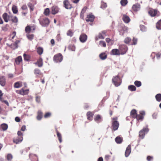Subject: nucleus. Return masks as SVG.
Returning <instances> with one entry per match:
<instances>
[{
	"label": "nucleus",
	"mask_w": 161,
	"mask_h": 161,
	"mask_svg": "<svg viewBox=\"0 0 161 161\" xmlns=\"http://www.w3.org/2000/svg\"><path fill=\"white\" fill-rule=\"evenodd\" d=\"M118 30L119 35L123 36L125 33H127L128 28L123 24H121L118 26Z\"/></svg>",
	"instance_id": "obj_1"
},
{
	"label": "nucleus",
	"mask_w": 161,
	"mask_h": 161,
	"mask_svg": "<svg viewBox=\"0 0 161 161\" xmlns=\"http://www.w3.org/2000/svg\"><path fill=\"white\" fill-rule=\"evenodd\" d=\"M112 130L115 131L118 129L119 124L117 120L118 118L117 117L114 118H112Z\"/></svg>",
	"instance_id": "obj_2"
},
{
	"label": "nucleus",
	"mask_w": 161,
	"mask_h": 161,
	"mask_svg": "<svg viewBox=\"0 0 161 161\" xmlns=\"http://www.w3.org/2000/svg\"><path fill=\"white\" fill-rule=\"evenodd\" d=\"M24 84L25 87H22L20 90H16L15 91V92L23 96L28 94L29 92V89H25V88L27 87V85L25 83Z\"/></svg>",
	"instance_id": "obj_3"
},
{
	"label": "nucleus",
	"mask_w": 161,
	"mask_h": 161,
	"mask_svg": "<svg viewBox=\"0 0 161 161\" xmlns=\"http://www.w3.org/2000/svg\"><path fill=\"white\" fill-rule=\"evenodd\" d=\"M40 24L43 27L47 26L50 23L49 19L46 17H42L40 18L39 20Z\"/></svg>",
	"instance_id": "obj_4"
},
{
	"label": "nucleus",
	"mask_w": 161,
	"mask_h": 161,
	"mask_svg": "<svg viewBox=\"0 0 161 161\" xmlns=\"http://www.w3.org/2000/svg\"><path fill=\"white\" fill-rule=\"evenodd\" d=\"M112 81L113 84L116 87L119 86L121 83L120 79L118 76L114 77L112 78Z\"/></svg>",
	"instance_id": "obj_5"
},
{
	"label": "nucleus",
	"mask_w": 161,
	"mask_h": 161,
	"mask_svg": "<svg viewBox=\"0 0 161 161\" xmlns=\"http://www.w3.org/2000/svg\"><path fill=\"white\" fill-rule=\"evenodd\" d=\"M63 59V56L60 53H58L55 55L53 58V61L56 62H60Z\"/></svg>",
	"instance_id": "obj_6"
},
{
	"label": "nucleus",
	"mask_w": 161,
	"mask_h": 161,
	"mask_svg": "<svg viewBox=\"0 0 161 161\" xmlns=\"http://www.w3.org/2000/svg\"><path fill=\"white\" fill-rule=\"evenodd\" d=\"M119 48L121 55H123L126 53L128 50L127 46L124 44L120 45Z\"/></svg>",
	"instance_id": "obj_7"
},
{
	"label": "nucleus",
	"mask_w": 161,
	"mask_h": 161,
	"mask_svg": "<svg viewBox=\"0 0 161 161\" xmlns=\"http://www.w3.org/2000/svg\"><path fill=\"white\" fill-rule=\"evenodd\" d=\"M63 6L66 9H71L73 8L72 4L69 0H64L63 1Z\"/></svg>",
	"instance_id": "obj_8"
},
{
	"label": "nucleus",
	"mask_w": 161,
	"mask_h": 161,
	"mask_svg": "<svg viewBox=\"0 0 161 161\" xmlns=\"http://www.w3.org/2000/svg\"><path fill=\"white\" fill-rule=\"evenodd\" d=\"M139 114L137 115L135 118L138 121H142L144 118V116L145 115V112L144 111H141L139 112Z\"/></svg>",
	"instance_id": "obj_9"
},
{
	"label": "nucleus",
	"mask_w": 161,
	"mask_h": 161,
	"mask_svg": "<svg viewBox=\"0 0 161 161\" xmlns=\"http://www.w3.org/2000/svg\"><path fill=\"white\" fill-rule=\"evenodd\" d=\"M148 131V128H144L140 130L139 132V136L142 139L143 138L146 132H147Z\"/></svg>",
	"instance_id": "obj_10"
},
{
	"label": "nucleus",
	"mask_w": 161,
	"mask_h": 161,
	"mask_svg": "<svg viewBox=\"0 0 161 161\" xmlns=\"http://www.w3.org/2000/svg\"><path fill=\"white\" fill-rule=\"evenodd\" d=\"M95 16L92 14H90L86 16V22H92L94 19Z\"/></svg>",
	"instance_id": "obj_11"
},
{
	"label": "nucleus",
	"mask_w": 161,
	"mask_h": 161,
	"mask_svg": "<svg viewBox=\"0 0 161 161\" xmlns=\"http://www.w3.org/2000/svg\"><path fill=\"white\" fill-rule=\"evenodd\" d=\"M140 5L138 3H137L132 6V10L135 12H137L140 9Z\"/></svg>",
	"instance_id": "obj_12"
},
{
	"label": "nucleus",
	"mask_w": 161,
	"mask_h": 161,
	"mask_svg": "<svg viewBox=\"0 0 161 161\" xmlns=\"http://www.w3.org/2000/svg\"><path fill=\"white\" fill-rule=\"evenodd\" d=\"M122 19L126 24L129 23L130 21V19L129 16L125 14H123Z\"/></svg>",
	"instance_id": "obj_13"
},
{
	"label": "nucleus",
	"mask_w": 161,
	"mask_h": 161,
	"mask_svg": "<svg viewBox=\"0 0 161 161\" xmlns=\"http://www.w3.org/2000/svg\"><path fill=\"white\" fill-rule=\"evenodd\" d=\"M131 152V146L130 145H129L127 147L125 152V156L126 157L129 156L130 153Z\"/></svg>",
	"instance_id": "obj_14"
},
{
	"label": "nucleus",
	"mask_w": 161,
	"mask_h": 161,
	"mask_svg": "<svg viewBox=\"0 0 161 161\" xmlns=\"http://www.w3.org/2000/svg\"><path fill=\"white\" fill-rule=\"evenodd\" d=\"M87 38V35L85 34H81L79 38L80 40L82 42H85Z\"/></svg>",
	"instance_id": "obj_15"
},
{
	"label": "nucleus",
	"mask_w": 161,
	"mask_h": 161,
	"mask_svg": "<svg viewBox=\"0 0 161 161\" xmlns=\"http://www.w3.org/2000/svg\"><path fill=\"white\" fill-rule=\"evenodd\" d=\"M110 54L113 55H121L119 49H113L110 52Z\"/></svg>",
	"instance_id": "obj_16"
},
{
	"label": "nucleus",
	"mask_w": 161,
	"mask_h": 161,
	"mask_svg": "<svg viewBox=\"0 0 161 161\" xmlns=\"http://www.w3.org/2000/svg\"><path fill=\"white\" fill-rule=\"evenodd\" d=\"M6 80L4 76H0V84L2 86H4L6 85Z\"/></svg>",
	"instance_id": "obj_17"
},
{
	"label": "nucleus",
	"mask_w": 161,
	"mask_h": 161,
	"mask_svg": "<svg viewBox=\"0 0 161 161\" xmlns=\"http://www.w3.org/2000/svg\"><path fill=\"white\" fill-rule=\"evenodd\" d=\"M51 9V13L53 14H55L59 11V8L56 6H53L52 7Z\"/></svg>",
	"instance_id": "obj_18"
},
{
	"label": "nucleus",
	"mask_w": 161,
	"mask_h": 161,
	"mask_svg": "<svg viewBox=\"0 0 161 161\" xmlns=\"http://www.w3.org/2000/svg\"><path fill=\"white\" fill-rule=\"evenodd\" d=\"M23 139V137L17 136L15 137L13 139V142L14 143L17 144L22 141Z\"/></svg>",
	"instance_id": "obj_19"
},
{
	"label": "nucleus",
	"mask_w": 161,
	"mask_h": 161,
	"mask_svg": "<svg viewBox=\"0 0 161 161\" xmlns=\"http://www.w3.org/2000/svg\"><path fill=\"white\" fill-rule=\"evenodd\" d=\"M157 13V11L156 10L151 9L149 10L148 12L149 14L152 17H154L155 16Z\"/></svg>",
	"instance_id": "obj_20"
},
{
	"label": "nucleus",
	"mask_w": 161,
	"mask_h": 161,
	"mask_svg": "<svg viewBox=\"0 0 161 161\" xmlns=\"http://www.w3.org/2000/svg\"><path fill=\"white\" fill-rule=\"evenodd\" d=\"M94 113L90 111H88L86 114L87 119L90 120H92V118L94 115Z\"/></svg>",
	"instance_id": "obj_21"
},
{
	"label": "nucleus",
	"mask_w": 161,
	"mask_h": 161,
	"mask_svg": "<svg viewBox=\"0 0 161 161\" xmlns=\"http://www.w3.org/2000/svg\"><path fill=\"white\" fill-rule=\"evenodd\" d=\"M87 9V8L86 7H84L82 9L80 14V17L81 19H84V14L85 13Z\"/></svg>",
	"instance_id": "obj_22"
},
{
	"label": "nucleus",
	"mask_w": 161,
	"mask_h": 161,
	"mask_svg": "<svg viewBox=\"0 0 161 161\" xmlns=\"http://www.w3.org/2000/svg\"><path fill=\"white\" fill-rule=\"evenodd\" d=\"M22 86V82L18 81L15 82L14 85L15 88H18L21 87Z\"/></svg>",
	"instance_id": "obj_23"
},
{
	"label": "nucleus",
	"mask_w": 161,
	"mask_h": 161,
	"mask_svg": "<svg viewBox=\"0 0 161 161\" xmlns=\"http://www.w3.org/2000/svg\"><path fill=\"white\" fill-rule=\"evenodd\" d=\"M34 73L36 76H39L42 75V73L41 72V70L38 69H36L34 71Z\"/></svg>",
	"instance_id": "obj_24"
},
{
	"label": "nucleus",
	"mask_w": 161,
	"mask_h": 161,
	"mask_svg": "<svg viewBox=\"0 0 161 161\" xmlns=\"http://www.w3.org/2000/svg\"><path fill=\"white\" fill-rule=\"evenodd\" d=\"M130 115L132 118L135 119L137 115L136 110L135 109H132L130 112Z\"/></svg>",
	"instance_id": "obj_25"
},
{
	"label": "nucleus",
	"mask_w": 161,
	"mask_h": 161,
	"mask_svg": "<svg viewBox=\"0 0 161 161\" xmlns=\"http://www.w3.org/2000/svg\"><path fill=\"white\" fill-rule=\"evenodd\" d=\"M43 60L41 58H40L37 60L35 64L37 65L39 67H41L43 65Z\"/></svg>",
	"instance_id": "obj_26"
},
{
	"label": "nucleus",
	"mask_w": 161,
	"mask_h": 161,
	"mask_svg": "<svg viewBox=\"0 0 161 161\" xmlns=\"http://www.w3.org/2000/svg\"><path fill=\"white\" fill-rule=\"evenodd\" d=\"M22 58L21 56H19L15 59V63L16 64L19 65L22 61Z\"/></svg>",
	"instance_id": "obj_27"
},
{
	"label": "nucleus",
	"mask_w": 161,
	"mask_h": 161,
	"mask_svg": "<svg viewBox=\"0 0 161 161\" xmlns=\"http://www.w3.org/2000/svg\"><path fill=\"white\" fill-rule=\"evenodd\" d=\"M100 58L102 60H104L107 58V55L105 53H101L99 55Z\"/></svg>",
	"instance_id": "obj_28"
},
{
	"label": "nucleus",
	"mask_w": 161,
	"mask_h": 161,
	"mask_svg": "<svg viewBox=\"0 0 161 161\" xmlns=\"http://www.w3.org/2000/svg\"><path fill=\"white\" fill-rule=\"evenodd\" d=\"M3 17L5 22H8L9 16L7 13H5L3 14Z\"/></svg>",
	"instance_id": "obj_29"
},
{
	"label": "nucleus",
	"mask_w": 161,
	"mask_h": 161,
	"mask_svg": "<svg viewBox=\"0 0 161 161\" xmlns=\"http://www.w3.org/2000/svg\"><path fill=\"white\" fill-rule=\"evenodd\" d=\"M122 141V138L119 136H118L115 138V141L118 144L121 143Z\"/></svg>",
	"instance_id": "obj_30"
},
{
	"label": "nucleus",
	"mask_w": 161,
	"mask_h": 161,
	"mask_svg": "<svg viewBox=\"0 0 161 161\" xmlns=\"http://www.w3.org/2000/svg\"><path fill=\"white\" fill-rule=\"evenodd\" d=\"M0 127L2 130L3 131L6 130L8 128V125L5 123L2 124L0 125Z\"/></svg>",
	"instance_id": "obj_31"
},
{
	"label": "nucleus",
	"mask_w": 161,
	"mask_h": 161,
	"mask_svg": "<svg viewBox=\"0 0 161 161\" xmlns=\"http://www.w3.org/2000/svg\"><path fill=\"white\" fill-rule=\"evenodd\" d=\"M42 117V112L39 111L37 112V116L36 118L38 120H41Z\"/></svg>",
	"instance_id": "obj_32"
},
{
	"label": "nucleus",
	"mask_w": 161,
	"mask_h": 161,
	"mask_svg": "<svg viewBox=\"0 0 161 161\" xmlns=\"http://www.w3.org/2000/svg\"><path fill=\"white\" fill-rule=\"evenodd\" d=\"M19 42V41L17 40L15 41V43L11 45L12 48L13 49L17 48L18 47V44Z\"/></svg>",
	"instance_id": "obj_33"
},
{
	"label": "nucleus",
	"mask_w": 161,
	"mask_h": 161,
	"mask_svg": "<svg viewBox=\"0 0 161 161\" xmlns=\"http://www.w3.org/2000/svg\"><path fill=\"white\" fill-rule=\"evenodd\" d=\"M12 10L14 14H16L17 13L18 10L16 6L15 5H13L12 8Z\"/></svg>",
	"instance_id": "obj_34"
},
{
	"label": "nucleus",
	"mask_w": 161,
	"mask_h": 161,
	"mask_svg": "<svg viewBox=\"0 0 161 161\" xmlns=\"http://www.w3.org/2000/svg\"><path fill=\"white\" fill-rule=\"evenodd\" d=\"M57 135L58 137V140L60 143L62 142V136L61 134L58 132L57 129L56 130Z\"/></svg>",
	"instance_id": "obj_35"
},
{
	"label": "nucleus",
	"mask_w": 161,
	"mask_h": 161,
	"mask_svg": "<svg viewBox=\"0 0 161 161\" xmlns=\"http://www.w3.org/2000/svg\"><path fill=\"white\" fill-rule=\"evenodd\" d=\"M43 48L41 47H38L37 48V52L38 54L40 55H41L43 52Z\"/></svg>",
	"instance_id": "obj_36"
},
{
	"label": "nucleus",
	"mask_w": 161,
	"mask_h": 161,
	"mask_svg": "<svg viewBox=\"0 0 161 161\" xmlns=\"http://www.w3.org/2000/svg\"><path fill=\"white\" fill-rule=\"evenodd\" d=\"M25 31L27 33H29L32 31L31 26L30 25H27L25 28Z\"/></svg>",
	"instance_id": "obj_37"
},
{
	"label": "nucleus",
	"mask_w": 161,
	"mask_h": 161,
	"mask_svg": "<svg viewBox=\"0 0 161 161\" xmlns=\"http://www.w3.org/2000/svg\"><path fill=\"white\" fill-rule=\"evenodd\" d=\"M23 56L25 61H29L30 60L31 58V56L30 55L24 53Z\"/></svg>",
	"instance_id": "obj_38"
},
{
	"label": "nucleus",
	"mask_w": 161,
	"mask_h": 161,
	"mask_svg": "<svg viewBox=\"0 0 161 161\" xmlns=\"http://www.w3.org/2000/svg\"><path fill=\"white\" fill-rule=\"evenodd\" d=\"M128 89L131 91H134L136 90V88L134 86L131 85L128 86Z\"/></svg>",
	"instance_id": "obj_39"
},
{
	"label": "nucleus",
	"mask_w": 161,
	"mask_h": 161,
	"mask_svg": "<svg viewBox=\"0 0 161 161\" xmlns=\"http://www.w3.org/2000/svg\"><path fill=\"white\" fill-rule=\"evenodd\" d=\"M156 27L158 30H161V19L156 23Z\"/></svg>",
	"instance_id": "obj_40"
},
{
	"label": "nucleus",
	"mask_w": 161,
	"mask_h": 161,
	"mask_svg": "<svg viewBox=\"0 0 161 161\" xmlns=\"http://www.w3.org/2000/svg\"><path fill=\"white\" fill-rule=\"evenodd\" d=\"M68 48L70 50L74 51L75 50V47L74 45L70 44Z\"/></svg>",
	"instance_id": "obj_41"
},
{
	"label": "nucleus",
	"mask_w": 161,
	"mask_h": 161,
	"mask_svg": "<svg viewBox=\"0 0 161 161\" xmlns=\"http://www.w3.org/2000/svg\"><path fill=\"white\" fill-rule=\"evenodd\" d=\"M73 34L74 32L71 29L69 30L67 32V35L70 37H72L73 36Z\"/></svg>",
	"instance_id": "obj_42"
},
{
	"label": "nucleus",
	"mask_w": 161,
	"mask_h": 161,
	"mask_svg": "<svg viewBox=\"0 0 161 161\" xmlns=\"http://www.w3.org/2000/svg\"><path fill=\"white\" fill-rule=\"evenodd\" d=\"M6 158L8 161H11L13 158V156L11 154H8Z\"/></svg>",
	"instance_id": "obj_43"
},
{
	"label": "nucleus",
	"mask_w": 161,
	"mask_h": 161,
	"mask_svg": "<svg viewBox=\"0 0 161 161\" xmlns=\"http://www.w3.org/2000/svg\"><path fill=\"white\" fill-rule=\"evenodd\" d=\"M128 3L127 0H121L120 2L121 5L123 6H126Z\"/></svg>",
	"instance_id": "obj_44"
},
{
	"label": "nucleus",
	"mask_w": 161,
	"mask_h": 161,
	"mask_svg": "<svg viewBox=\"0 0 161 161\" xmlns=\"http://www.w3.org/2000/svg\"><path fill=\"white\" fill-rule=\"evenodd\" d=\"M155 98L157 101L160 102L161 101V94L159 93L157 94L155 96Z\"/></svg>",
	"instance_id": "obj_45"
},
{
	"label": "nucleus",
	"mask_w": 161,
	"mask_h": 161,
	"mask_svg": "<svg viewBox=\"0 0 161 161\" xmlns=\"http://www.w3.org/2000/svg\"><path fill=\"white\" fill-rule=\"evenodd\" d=\"M50 12V10L49 8H46L44 11L43 14L46 16H47L49 14Z\"/></svg>",
	"instance_id": "obj_46"
},
{
	"label": "nucleus",
	"mask_w": 161,
	"mask_h": 161,
	"mask_svg": "<svg viewBox=\"0 0 161 161\" xmlns=\"http://www.w3.org/2000/svg\"><path fill=\"white\" fill-rule=\"evenodd\" d=\"M131 40V39L130 37H126L124 40V42L126 44H129Z\"/></svg>",
	"instance_id": "obj_47"
},
{
	"label": "nucleus",
	"mask_w": 161,
	"mask_h": 161,
	"mask_svg": "<svg viewBox=\"0 0 161 161\" xmlns=\"http://www.w3.org/2000/svg\"><path fill=\"white\" fill-rule=\"evenodd\" d=\"M134 84L137 87H139L142 85V83L141 81L136 80L134 82Z\"/></svg>",
	"instance_id": "obj_48"
},
{
	"label": "nucleus",
	"mask_w": 161,
	"mask_h": 161,
	"mask_svg": "<svg viewBox=\"0 0 161 161\" xmlns=\"http://www.w3.org/2000/svg\"><path fill=\"white\" fill-rule=\"evenodd\" d=\"M99 44L100 45L101 47H106V44L104 41H101L99 42Z\"/></svg>",
	"instance_id": "obj_49"
},
{
	"label": "nucleus",
	"mask_w": 161,
	"mask_h": 161,
	"mask_svg": "<svg viewBox=\"0 0 161 161\" xmlns=\"http://www.w3.org/2000/svg\"><path fill=\"white\" fill-rule=\"evenodd\" d=\"M107 7V5L106 3L103 2H102L101 3V8L103 9Z\"/></svg>",
	"instance_id": "obj_50"
},
{
	"label": "nucleus",
	"mask_w": 161,
	"mask_h": 161,
	"mask_svg": "<svg viewBox=\"0 0 161 161\" xmlns=\"http://www.w3.org/2000/svg\"><path fill=\"white\" fill-rule=\"evenodd\" d=\"M140 27L141 31H147L146 27L144 25H140Z\"/></svg>",
	"instance_id": "obj_51"
},
{
	"label": "nucleus",
	"mask_w": 161,
	"mask_h": 161,
	"mask_svg": "<svg viewBox=\"0 0 161 161\" xmlns=\"http://www.w3.org/2000/svg\"><path fill=\"white\" fill-rule=\"evenodd\" d=\"M34 35L33 34H28L27 35V38L30 40H31L33 39Z\"/></svg>",
	"instance_id": "obj_52"
},
{
	"label": "nucleus",
	"mask_w": 161,
	"mask_h": 161,
	"mask_svg": "<svg viewBox=\"0 0 161 161\" xmlns=\"http://www.w3.org/2000/svg\"><path fill=\"white\" fill-rule=\"evenodd\" d=\"M11 20L14 23H17L18 21V19L16 16H14L12 17Z\"/></svg>",
	"instance_id": "obj_53"
},
{
	"label": "nucleus",
	"mask_w": 161,
	"mask_h": 161,
	"mask_svg": "<svg viewBox=\"0 0 161 161\" xmlns=\"http://www.w3.org/2000/svg\"><path fill=\"white\" fill-rule=\"evenodd\" d=\"M137 39L134 37L132 40V43L131 45H135L137 44Z\"/></svg>",
	"instance_id": "obj_54"
},
{
	"label": "nucleus",
	"mask_w": 161,
	"mask_h": 161,
	"mask_svg": "<svg viewBox=\"0 0 161 161\" xmlns=\"http://www.w3.org/2000/svg\"><path fill=\"white\" fill-rule=\"evenodd\" d=\"M16 35V32L15 31H13L10 35V36L11 37V39H13L14 38Z\"/></svg>",
	"instance_id": "obj_55"
},
{
	"label": "nucleus",
	"mask_w": 161,
	"mask_h": 161,
	"mask_svg": "<svg viewBox=\"0 0 161 161\" xmlns=\"http://www.w3.org/2000/svg\"><path fill=\"white\" fill-rule=\"evenodd\" d=\"M28 5L29 7L30 8L31 11H32L33 10L34 6L31 3H29Z\"/></svg>",
	"instance_id": "obj_56"
},
{
	"label": "nucleus",
	"mask_w": 161,
	"mask_h": 161,
	"mask_svg": "<svg viewBox=\"0 0 161 161\" xmlns=\"http://www.w3.org/2000/svg\"><path fill=\"white\" fill-rule=\"evenodd\" d=\"M8 25H6L5 26L2 27V30L5 31H7L8 30Z\"/></svg>",
	"instance_id": "obj_57"
},
{
	"label": "nucleus",
	"mask_w": 161,
	"mask_h": 161,
	"mask_svg": "<svg viewBox=\"0 0 161 161\" xmlns=\"http://www.w3.org/2000/svg\"><path fill=\"white\" fill-rule=\"evenodd\" d=\"M101 118V116L100 115L98 114L95 116L94 120L95 121H98L100 120Z\"/></svg>",
	"instance_id": "obj_58"
},
{
	"label": "nucleus",
	"mask_w": 161,
	"mask_h": 161,
	"mask_svg": "<svg viewBox=\"0 0 161 161\" xmlns=\"http://www.w3.org/2000/svg\"><path fill=\"white\" fill-rule=\"evenodd\" d=\"M51 115V114L50 113L47 112L44 115L45 118H47L50 117Z\"/></svg>",
	"instance_id": "obj_59"
},
{
	"label": "nucleus",
	"mask_w": 161,
	"mask_h": 161,
	"mask_svg": "<svg viewBox=\"0 0 161 161\" xmlns=\"http://www.w3.org/2000/svg\"><path fill=\"white\" fill-rule=\"evenodd\" d=\"M153 157L152 156H148L147 158V159L148 161H151L153 160Z\"/></svg>",
	"instance_id": "obj_60"
},
{
	"label": "nucleus",
	"mask_w": 161,
	"mask_h": 161,
	"mask_svg": "<svg viewBox=\"0 0 161 161\" xmlns=\"http://www.w3.org/2000/svg\"><path fill=\"white\" fill-rule=\"evenodd\" d=\"M98 37L99 39H104V36H103V34L101 33H100L98 34Z\"/></svg>",
	"instance_id": "obj_61"
},
{
	"label": "nucleus",
	"mask_w": 161,
	"mask_h": 161,
	"mask_svg": "<svg viewBox=\"0 0 161 161\" xmlns=\"http://www.w3.org/2000/svg\"><path fill=\"white\" fill-rule=\"evenodd\" d=\"M155 54L156 57L157 58H159L160 57L161 55V54L160 53H153L152 54Z\"/></svg>",
	"instance_id": "obj_62"
},
{
	"label": "nucleus",
	"mask_w": 161,
	"mask_h": 161,
	"mask_svg": "<svg viewBox=\"0 0 161 161\" xmlns=\"http://www.w3.org/2000/svg\"><path fill=\"white\" fill-rule=\"evenodd\" d=\"M17 134L18 136L19 137H23V133L20 131H18Z\"/></svg>",
	"instance_id": "obj_63"
},
{
	"label": "nucleus",
	"mask_w": 161,
	"mask_h": 161,
	"mask_svg": "<svg viewBox=\"0 0 161 161\" xmlns=\"http://www.w3.org/2000/svg\"><path fill=\"white\" fill-rule=\"evenodd\" d=\"M31 31H31V32H33L34 31H35V30L36 29V25H33L31 26Z\"/></svg>",
	"instance_id": "obj_64"
}]
</instances>
